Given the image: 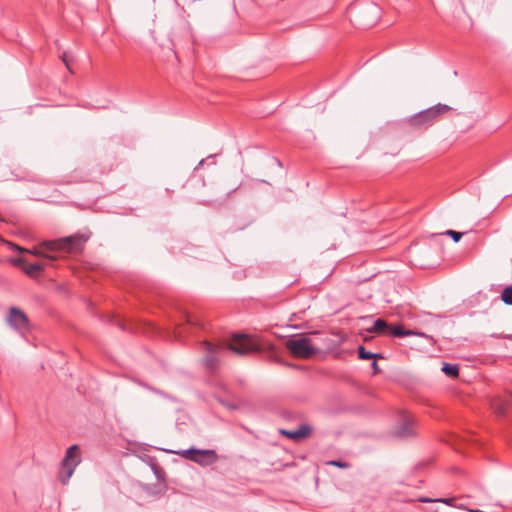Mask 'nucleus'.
Segmentation results:
<instances>
[{
	"instance_id": "f257e3e1",
	"label": "nucleus",
	"mask_w": 512,
	"mask_h": 512,
	"mask_svg": "<svg viewBox=\"0 0 512 512\" xmlns=\"http://www.w3.org/2000/svg\"><path fill=\"white\" fill-rule=\"evenodd\" d=\"M88 239L89 235L76 233L57 240L43 241L39 248H34L33 250L22 248L13 243H10V245L16 251L28 252L35 256H42L55 260L64 253H80Z\"/></svg>"
},
{
	"instance_id": "f03ea898",
	"label": "nucleus",
	"mask_w": 512,
	"mask_h": 512,
	"mask_svg": "<svg viewBox=\"0 0 512 512\" xmlns=\"http://www.w3.org/2000/svg\"><path fill=\"white\" fill-rule=\"evenodd\" d=\"M202 348L208 353L204 359V363L210 370H213L217 366L215 354L222 350L229 349L238 355H246L261 350L260 345L253 338L238 334L232 337L227 346L222 343L215 344L209 341H203Z\"/></svg>"
},
{
	"instance_id": "7ed1b4c3",
	"label": "nucleus",
	"mask_w": 512,
	"mask_h": 512,
	"mask_svg": "<svg viewBox=\"0 0 512 512\" xmlns=\"http://www.w3.org/2000/svg\"><path fill=\"white\" fill-rule=\"evenodd\" d=\"M81 462V456L78 445L70 446L61 462V469L59 472V479L62 484H67L73 475L76 467Z\"/></svg>"
},
{
	"instance_id": "20e7f679",
	"label": "nucleus",
	"mask_w": 512,
	"mask_h": 512,
	"mask_svg": "<svg viewBox=\"0 0 512 512\" xmlns=\"http://www.w3.org/2000/svg\"><path fill=\"white\" fill-rule=\"evenodd\" d=\"M170 453H175L180 455L181 457L195 462L201 466H209L214 464L218 460V455L215 450L211 449H197V448H189L186 450L173 451L170 450Z\"/></svg>"
},
{
	"instance_id": "39448f33",
	"label": "nucleus",
	"mask_w": 512,
	"mask_h": 512,
	"mask_svg": "<svg viewBox=\"0 0 512 512\" xmlns=\"http://www.w3.org/2000/svg\"><path fill=\"white\" fill-rule=\"evenodd\" d=\"M285 345L287 350L297 358L308 359L317 351L312 345L311 339L305 336L288 339Z\"/></svg>"
},
{
	"instance_id": "423d86ee",
	"label": "nucleus",
	"mask_w": 512,
	"mask_h": 512,
	"mask_svg": "<svg viewBox=\"0 0 512 512\" xmlns=\"http://www.w3.org/2000/svg\"><path fill=\"white\" fill-rule=\"evenodd\" d=\"M451 107L445 104H437L433 107H430L426 110H423L413 116H411L408 120L409 124L412 126H426L430 125L435 119H437L442 113L449 111Z\"/></svg>"
},
{
	"instance_id": "0eeeda50",
	"label": "nucleus",
	"mask_w": 512,
	"mask_h": 512,
	"mask_svg": "<svg viewBox=\"0 0 512 512\" xmlns=\"http://www.w3.org/2000/svg\"><path fill=\"white\" fill-rule=\"evenodd\" d=\"M369 333H375L378 335H392L394 337H405L410 335H423L413 330H406L400 325H390L385 320L378 318L375 320L373 326L368 328Z\"/></svg>"
},
{
	"instance_id": "6e6552de",
	"label": "nucleus",
	"mask_w": 512,
	"mask_h": 512,
	"mask_svg": "<svg viewBox=\"0 0 512 512\" xmlns=\"http://www.w3.org/2000/svg\"><path fill=\"white\" fill-rule=\"evenodd\" d=\"M8 321L10 325L16 329H24L28 325L26 314L19 308L12 307L9 312Z\"/></svg>"
},
{
	"instance_id": "1a4fd4ad",
	"label": "nucleus",
	"mask_w": 512,
	"mask_h": 512,
	"mask_svg": "<svg viewBox=\"0 0 512 512\" xmlns=\"http://www.w3.org/2000/svg\"><path fill=\"white\" fill-rule=\"evenodd\" d=\"M402 423L396 430V435L399 437H409L413 435V423L414 419L407 413H402L401 415Z\"/></svg>"
},
{
	"instance_id": "9d476101",
	"label": "nucleus",
	"mask_w": 512,
	"mask_h": 512,
	"mask_svg": "<svg viewBox=\"0 0 512 512\" xmlns=\"http://www.w3.org/2000/svg\"><path fill=\"white\" fill-rule=\"evenodd\" d=\"M312 429L309 425H301L295 430H282L281 433L293 440L303 439L310 435Z\"/></svg>"
},
{
	"instance_id": "9b49d317",
	"label": "nucleus",
	"mask_w": 512,
	"mask_h": 512,
	"mask_svg": "<svg viewBox=\"0 0 512 512\" xmlns=\"http://www.w3.org/2000/svg\"><path fill=\"white\" fill-rule=\"evenodd\" d=\"M358 356L362 360H370V359L382 358V356L380 354L372 353L370 351H367L363 346H360L358 348Z\"/></svg>"
},
{
	"instance_id": "f8f14e48",
	"label": "nucleus",
	"mask_w": 512,
	"mask_h": 512,
	"mask_svg": "<svg viewBox=\"0 0 512 512\" xmlns=\"http://www.w3.org/2000/svg\"><path fill=\"white\" fill-rule=\"evenodd\" d=\"M449 377H457L459 373V367L456 364L444 363L441 369Z\"/></svg>"
},
{
	"instance_id": "ddd939ff",
	"label": "nucleus",
	"mask_w": 512,
	"mask_h": 512,
	"mask_svg": "<svg viewBox=\"0 0 512 512\" xmlns=\"http://www.w3.org/2000/svg\"><path fill=\"white\" fill-rule=\"evenodd\" d=\"M42 270V265L39 263H32L28 264L24 271L29 276H35L37 273H39Z\"/></svg>"
},
{
	"instance_id": "4468645a",
	"label": "nucleus",
	"mask_w": 512,
	"mask_h": 512,
	"mask_svg": "<svg viewBox=\"0 0 512 512\" xmlns=\"http://www.w3.org/2000/svg\"><path fill=\"white\" fill-rule=\"evenodd\" d=\"M501 299L505 304L512 305V287H506L501 294Z\"/></svg>"
},
{
	"instance_id": "2eb2a0df",
	"label": "nucleus",
	"mask_w": 512,
	"mask_h": 512,
	"mask_svg": "<svg viewBox=\"0 0 512 512\" xmlns=\"http://www.w3.org/2000/svg\"><path fill=\"white\" fill-rule=\"evenodd\" d=\"M445 234L449 235L454 240V242H458L463 236V233L454 230H447Z\"/></svg>"
},
{
	"instance_id": "dca6fc26",
	"label": "nucleus",
	"mask_w": 512,
	"mask_h": 512,
	"mask_svg": "<svg viewBox=\"0 0 512 512\" xmlns=\"http://www.w3.org/2000/svg\"><path fill=\"white\" fill-rule=\"evenodd\" d=\"M328 465L335 466L338 468H348L349 464L347 462H342L338 460H331L327 462Z\"/></svg>"
},
{
	"instance_id": "f3484780",
	"label": "nucleus",
	"mask_w": 512,
	"mask_h": 512,
	"mask_svg": "<svg viewBox=\"0 0 512 512\" xmlns=\"http://www.w3.org/2000/svg\"><path fill=\"white\" fill-rule=\"evenodd\" d=\"M453 499H437V500H432L430 498H420L419 501L420 502H423V503H428V502H442V503H445V504H450V502L452 501Z\"/></svg>"
},
{
	"instance_id": "a211bd4d",
	"label": "nucleus",
	"mask_w": 512,
	"mask_h": 512,
	"mask_svg": "<svg viewBox=\"0 0 512 512\" xmlns=\"http://www.w3.org/2000/svg\"><path fill=\"white\" fill-rule=\"evenodd\" d=\"M62 60L64 62V64L66 65V67L69 69V71H73L72 68H71V57L67 54V53H64L63 56H62Z\"/></svg>"
},
{
	"instance_id": "6ab92c4d",
	"label": "nucleus",
	"mask_w": 512,
	"mask_h": 512,
	"mask_svg": "<svg viewBox=\"0 0 512 512\" xmlns=\"http://www.w3.org/2000/svg\"><path fill=\"white\" fill-rule=\"evenodd\" d=\"M371 366H372V369L374 370V374H376L380 371L377 362L374 361Z\"/></svg>"
},
{
	"instance_id": "aec40b11",
	"label": "nucleus",
	"mask_w": 512,
	"mask_h": 512,
	"mask_svg": "<svg viewBox=\"0 0 512 512\" xmlns=\"http://www.w3.org/2000/svg\"><path fill=\"white\" fill-rule=\"evenodd\" d=\"M496 411H497V413H499V414H504V413H505V411H506V408H505V406H504V405H501V406H499V407H497V408H496Z\"/></svg>"
},
{
	"instance_id": "412c9836",
	"label": "nucleus",
	"mask_w": 512,
	"mask_h": 512,
	"mask_svg": "<svg viewBox=\"0 0 512 512\" xmlns=\"http://www.w3.org/2000/svg\"><path fill=\"white\" fill-rule=\"evenodd\" d=\"M13 263L16 264V265L23 264L24 260L22 258L15 259V260H13Z\"/></svg>"
},
{
	"instance_id": "4be33fe9",
	"label": "nucleus",
	"mask_w": 512,
	"mask_h": 512,
	"mask_svg": "<svg viewBox=\"0 0 512 512\" xmlns=\"http://www.w3.org/2000/svg\"><path fill=\"white\" fill-rule=\"evenodd\" d=\"M276 161H277V164H278L279 166H281V165H282L281 161H279V160H276Z\"/></svg>"
}]
</instances>
